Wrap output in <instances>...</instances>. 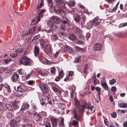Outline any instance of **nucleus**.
Returning a JSON list of instances; mask_svg holds the SVG:
<instances>
[{
	"label": "nucleus",
	"instance_id": "obj_1",
	"mask_svg": "<svg viewBox=\"0 0 127 127\" xmlns=\"http://www.w3.org/2000/svg\"><path fill=\"white\" fill-rule=\"evenodd\" d=\"M19 64L25 66H31L33 64V61L26 56H22L20 59Z\"/></svg>",
	"mask_w": 127,
	"mask_h": 127
},
{
	"label": "nucleus",
	"instance_id": "obj_2",
	"mask_svg": "<svg viewBox=\"0 0 127 127\" xmlns=\"http://www.w3.org/2000/svg\"><path fill=\"white\" fill-rule=\"evenodd\" d=\"M45 10L44 9H41L39 10L37 12V15L31 21V25H33L37 23L40 21V19L43 16V13L45 12Z\"/></svg>",
	"mask_w": 127,
	"mask_h": 127
},
{
	"label": "nucleus",
	"instance_id": "obj_3",
	"mask_svg": "<svg viewBox=\"0 0 127 127\" xmlns=\"http://www.w3.org/2000/svg\"><path fill=\"white\" fill-rule=\"evenodd\" d=\"M17 90L18 92L16 95V96L17 97H19L22 95H23L25 94V92L26 91L25 90V87L23 85L19 86L17 87Z\"/></svg>",
	"mask_w": 127,
	"mask_h": 127
},
{
	"label": "nucleus",
	"instance_id": "obj_4",
	"mask_svg": "<svg viewBox=\"0 0 127 127\" xmlns=\"http://www.w3.org/2000/svg\"><path fill=\"white\" fill-rule=\"evenodd\" d=\"M90 103L89 102L87 103V102H85L83 105H82V108H80L78 107V112H80L82 114L83 113V110L84 108H86L88 109H89L90 108Z\"/></svg>",
	"mask_w": 127,
	"mask_h": 127
},
{
	"label": "nucleus",
	"instance_id": "obj_5",
	"mask_svg": "<svg viewBox=\"0 0 127 127\" xmlns=\"http://www.w3.org/2000/svg\"><path fill=\"white\" fill-rule=\"evenodd\" d=\"M53 10L54 12L55 13L59 14L61 16L64 13V11L60 8L58 6L54 7Z\"/></svg>",
	"mask_w": 127,
	"mask_h": 127
},
{
	"label": "nucleus",
	"instance_id": "obj_6",
	"mask_svg": "<svg viewBox=\"0 0 127 127\" xmlns=\"http://www.w3.org/2000/svg\"><path fill=\"white\" fill-rule=\"evenodd\" d=\"M44 52L48 54L50 53L51 52L52 50V48H51V46L48 44H46L45 46L44 47Z\"/></svg>",
	"mask_w": 127,
	"mask_h": 127
},
{
	"label": "nucleus",
	"instance_id": "obj_7",
	"mask_svg": "<svg viewBox=\"0 0 127 127\" xmlns=\"http://www.w3.org/2000/svg\"><path fill=\"white\" fill-rule=\"evenodd\" d=\"M48 27L50 28L49 31L46 30V32H51V30H55L57 28V27L54 24L50 22L48 24Z\"/></svg>",
	"mask_w": 127,
	"mask_h": 127
},
{
	"label": "nucleus",
	"instance_id": "obj_8",
	"mask_svg": "<svg viewBox=\"0 0 127 127\" xmlns=\"http://www.w3.org/2000/svg\"><path fill=\"white\" fill-rule=\"evenodd\" d=\"M51 20L55 23L59 24L61 20L60 18L57 16H53L51 17Z\"/></svg>",
	"mask_w": 127,
	"mask_h": 127
},
{
	"label": "nucleus",
	"instance_id": "obj_9",
	"mask_svg": "<svg viewBox=\"0 0 127 127\" xmlns=\"http://www.w3.org/2000/svg\"><path fill=\"white\" fill-rule=\"evenodd\" d=\"M39 87L42 91V92H46V91L48 90L46 87V85L44 83H41L39 85Z\"/></svg>",
	"mask_w": 127,
	"mask_h": 127
},
{
	"label": "nucleus",
	"instance_id": "obj_10",
	"mask_svg": "<svg viewBox=\"0 0 127 127\" xmlns=\"http://www.w3.org/2000/svg\"><path fill=\"white\" fill-rule=\"evenodd\" d=\"M33 116L34 119L36 121H40L42 119V117L37 114V112H34L32 114Z\"/></svg>",
	"mask_w": 127,
	"mask_h": 127
},
{
	"label": "nucleus",
	"instance_id": "obj_11",
	"mask_svg": "<svg viewBox=\"0 0 127 127\" xmlns=\"http://www.w3.org/2000/svg\"><path fill=\"white\" fill-rule=\"evenodd\" d=\"M18 124V122L15 119L10 120V126L12 127H17Z\"/></svg>",
	"mask_w": 127,
	"mask_h": 127
},
{
	"label": "nucleus",
	"instance_id": "obj_12",
	"mask_svg": "<svg viewBox=\"0 0 127 127\" xmlns=\"http://www.w3.org/2000/svg\"><path fill=\"white\" fill-rule=\"evenodd\" d=\"M100 23L98 18H96L94 19L92 22L91 24L92 26L95 25V26H97Z\"/></svg>",
	"mask_w": 127,
	"mask_h": 127
},
{
	"label": "nucleus",
	"instance_id": "obj_13",
	"mask_svg": "<svg viewBox=\"0 0 127 127\" xmlns=\"http://www.w3.org/2000/svg\"><path fill=\"white\" fill-rule=\"evenodd\" d=\"M102 46V44L100 43H97L94 45L93 49L95 51L100 50Z\"/></svg>",
	"mask_w": 127,
	"mask_h": 127
},
{
	"label": "nucleus",
	"instance_id": "obj_14",
	"mask_svg": "<svg viewBox=\"0 0 127 127\" xmlns=\"http://www.w3.org/2000/svg\"><path fill=\"white\" fill-rule=\"evenodd\" d=\"M64 51L65 52H67L69 53H72L73 51L72 48L68 46H66L64 47Z\"/></svg>",
	"mask_w": 127,
	"mask_h": 127
},
{
	"label": "nucleus",
	"instance_id": "obj_15",
	"mask_svg": "<svg viewBox=\"0 0 127 127\" xmlns=\"http://www.w3.org/2000/svg\"><path fill=\"white\" fill-rule=\"evenodd\" d=\"M19 78V75L16 73H14L13 75L11 77V79L13 82L17 81Z\"/></svg>",
	"mask_w": 127,
	"mask_h": 127
},
{
	"label": "nucleus",
	"instance_id": "obj_16",
	"mask_svg": "<svg viewBox=\"0 0 127 127\" xmlns=\"http://www.w3.org/2000/svg\"><path fill=\"white\" fill-rule=\"evenodd\" d=\"M18 102L16 100L12 103V105L14 110H16L19 108V107L18 105Z\"/></svg>",
	"mask_w": 127,
	"mask_h": 127
},
{
	"label": "nucleus",
	"instance_id": "obj_17",
	"mask_svg": "<svg viewBox=\"0 0 127 127\" xmlns=\"http://www.w3.org/2000/svg\"><path fill=\"white\" fill-rule=\"evenodd\" d=\"M58 120L57 119H55L51 120V123L52 126L53 127H56L57 125V123Z\"/></svg>",
	"mask_w": 127,
	"mask_h": 127
},
{
	"label": "nucleus",
	"instance_id": "obj_18",
	"mask_svg": "<svg viewBox=\"0 0 127 127\" xmlns=\"http://www.w3.org/2000/svg\"><path fill=\"white\" fill-rule=\"evenodd\" d=\"M39 51V48L38 47L35 46L34 47L33 51L35 56H37L38 55Z\"/></svg>",
	"mask_w": 127,
	"mask_h": 127
},
{
	"label": "nucleus",
	"instance_id": "obj_19",
	"mask_svg": "<svg viewBox=\"0 0 127 127\" xmlns=\"http://www.w3.org/2000/svg\"><path fill=\"white\" fill-rule=\"evenodd\" d=\"M72 112L74 115V118L76 119L77 121H79V119L78 118V116L76 110L74 109H73L72 110Z\"/></svg>",
	"mask_w": 127,
	"mask_h": 127
},
{
	"label": "nucleus",
	"instance_id": "obj_20",
	"mask_svg": "<svg viewBox=\"0 0 127 127\" xmlns=\"http://www.w3.org/2000/svg\"><path fill=\"white\" fill-rule=\"evenodd\" d=\"M17 50H16L15 51L11 52L10 54V56L12 58L16 57L17 56Z\"/></svg>",
	"mask_w": 127,
	"mask_h": 127
},
{
	"label": "nucleus",
	"instance_id": "obj_21",
	"mask_svg": "<svg viewBox=\"0 0 127 127\" xmlns=\"http://www.w3.org/2000/svg\"><path fill=\"white\" fill-rule=\"evenodd\" d=\"M61 21L64 24H68V20L66 18L63 16L62 17Z\"/></svg>",
	"mask_w": 127,
	"mask_h": 127
},
{
	"label": "nucleus",
	"instance_id": "obj_22",
	"mask_svg": "<svg viewBox=\"0 0 127 127\" xmlns=\"http://www.w3.org/2000/svg\"><path fill=\"white\" fill-rule=\"evenodd\" d=\"M29 105L28 104H23L20 110L21 111L25 110L29 107Z\"/></svg>",
	"mask_w": 127,
	"mask_h": 127
},
{
	"label": "nucleus",
	"instance_id": "obj_23",
	"mask_svg": "<svg viewBox=\"0 0 127 127\" xmlns=\"http://www.w3.org/2000/svg\"><path fill=\"white\" fill-rule=\"evenodd\" d=\"M118 106L121 108H127V104L125 103L122 102L118 103Z\"/></svg>",
	"mask_w": 127,
	"mask_h": 127
},
{
	"label": "nucleus",
	"instance_id": "obj_24",
	"mask_svg": "<svg viewBox=\"0 0 127 127\" xmlns=\"http://www.w3.org/2000/svg\"><path fill=\"white\" fill-rule=\"evenodd\" d=\"M101 86L104 88L105 90L108 91L109 88L106 83H101Z\"/></svg>",
	"mask_w": 127,
	"mask_h": 127
},
{
	"label": "nucleus",
	"instance_id": "obj_25",
	"mask_svg": "<svg viewBox=\"0 0 127 127\" xmlns=\"http://www.w3.org/2000/svg\"><path fill=\"white\" fill-rule=\"evenodd\" d=\"M6 106L8 111H11L13 110L12 106L10 104H6Z\"/></svg>",
	"mask_w": 127,
	"mask_h": 127
},
{
	"label": "nucleus",
	"instance_id": "obj_26",
	"mask_svg": "<svg viewBox=\"0 0 127 127\" xmlns=\"http://www.w3.org/2000/svg\"><path fill=\"white\" fill-rule=\"evenodd\" d=\"M76 36L73 34H71L69 36V39L71 40H75L76 39Z\"/></svg>",
	"mask_w": 127,
	"mask_h": 127
},
{
	"label": "nucleus",
	"instance_id": "obj_27",
	"mask_svg": "<svg viewBox=\"0 0 127 127\" xmlns=\"http://www.w3.org/2000/svg\"><path fill=\"white\" fill-rule=\"evenodd\" d=\"M46 91V92H42V93L44 95L47 97V99H50V95L48 92V90H47Z\"/></svg>",
	"mask_w": 127,
	"mask_h": 127
},
{
	"label": "nucleus",
	"instance_id": "obj_28",
	"mask_svg": "<svg viewBox=\"0 0 127 127\" xmlns=\"http://www.w3.org/2000/svg\"><path fill=\"white\" fill-rule=\"evenodd\" d=\"M75 49L77 51L79 52H84V50L82 48H80L77 46H76Z\"/></svg>",
	"mask_w": 127,
	"mask_h": 127
},
{
	"label": "nucleus",
	"instance_id": "obj_29",
	"mask_svg": "<svg viewBox=\"0 0 127 127\" xmlns=\"http://www.w3.org/2000/svg\"><path fill=\"white\" fill-rule=\"evenodd\" d=\"M36 26L32 27L28 31V32L30 34H32V33L35 31L36 28Z\"/></svg>",
	"mask_w": 127,
	"mask_h": 127
},
{
	"label": "nucleus",
	"instance_id": "obj_30",
	"mask_svg": "<svg viewBox=\"0 0 127 127\" xmlns=\"http://www.w3.org/2000/svg\"><path fill=\"white\" fill-rule=\"evenodd\" d=\"M39 42L40 46L42 48H44V46L45 44V43L44 41L42 39H40Z\"/></svg>",
	"mask_w": 127,
	"mask_h": 127
},
{
	"label": "nucleus",
	"instance_id": "obj_31",
	"mask_svg": "<svg viewBox=\"0 0 127 127\" xmlns=\"http://www.w3.org/2000/svg\"><path fill=\"white\" fill-rule=\"evenodd\" d=\"M53 101L52 100H51L50 99H47V102L45 103V105L46 106L47 104H49L51 107L53 106L52 102H53Z\"/></svg>",
	"mask_w": 127,
	"mask_h": 127
},
{
	"label": "nucleus",
	"instance_id": "obj_32",
	"mask_svg": "<svg viewBox=\"0 0 127 127\" xmlns=\"http://www.w3.org/2000/svg\"><path fill=\"white\" fill-rule=\"evenodd\" d=\"M51 39L53 41H55L57 39L58 37L56 35H53L51 36Z\"/></svg>",
	"mask_w": 127,
	"mask_h": 127
},
{
	"label": "nucleus",
	"instance_id": "obj_33",
	"mask_svg": "<svg viewBox=\"0 0 127 127\" xmlns=\"http://www.w3.org/2000/svg\"><path fill=\"white\" fill-rule=\"evenodd\" d=\"M80 19V16L79 15H76L74 18V20L75 21L77 22H79Z\"/></svg>",
	"mask_w": 127,
	"mask_h": 127
},
{
	"label": "nucleus",
	"instance_id": "obj_34",
	"mask_svg": "<svg viewBox=\"0 0 127 127\" xmlns=\"http://www.w3.org/2000/svg\"><path fill=\"white\" fill-rule=\"evenodd\" d=\"M3 87L5 88L6 90L7 91V92H10V89L9 86L7 84H5L3 86Z\"/></svg>",
	"mask_w": 127,
	"mask_h": 127
},
{
	"label": "nucleus",
	"instance_id": "obj_35",
	"mask_svg": "<svg viewBox=\"0 0 127 127\" xmlns=\"http://www.w3.org/2000/svg\"><path fill=\"white\" fill-rule=\"evenodd\" d=\"M12 60L11 59L7 58L4 59V63L8 64L9 62L11 61Z\"/></svg>",
	"mask_w": 127,
	"mask_h": 127
},
{
	"label": "nucleus",
	"instance_id": "obj_36",
	"mask_svg": "<svg viewBox=\"0 0 127 127\" xmlns=\"http://www.w3.org/2000/svg\"><path fill=\"white\" fill-rule=\"evenodd\" d=\"M40 37L39 35H36L32 39V41L35 40L39 39Z\"/></svg>",
	"mask_w": 127,
	"mask_h": 127
},
{
	"label": "nucleus",
	"instance_id": "obj_37",
	"mask_svg": "<svg viewBox=\"0 0 127 127\" xmlns=\"http://www.w3.org/2000/svg\"><path fill=\"white\" fill-rule=\"evenodd\" d=\"M60 29L63 32L66 29L65 26L64 25H61L60 27Z\"/></svg>",
	"mask_w": 127,
	"mask_h": 127
},
{
	"label": "nucleus",
	"instance_id": "obj_38",
	"mask_svg": "<svg viewBox=\"0 0 127 127\" xmlns=\"http://www.w3.org/2000/svg\"><path fill=\"white\" fill-rule=\"evenodd\" d=\"M74 102L75 103V104L76 106H77L78 108V107H79V108H81V107H80V105L79 104L78 101H77L76 99H75Z\"/></svg>",
	"mask_w": 127,
	"mask_h": 127
},
{
	"label": "nucleus",
	"instance_id": "obj_39",
	"mask_svg": "<svg viewBox=\"0 0 127 127\" xmlns=\"http://www.w3.org/2000/svg\"><path fill=\"white\" fill-rule=\"evenodd\" d=\"M12 116V115L11 113H7L6 115V117L8 118L11 119Z\"/></svg>",
	"mask_w": 127,
	"mask_h": 127
},
{
	"label": "nucleus",
	"instance_id": "obj_40",
	"mask_svg": "<svg viewBox=\"0 0 127 127\" xmlns=\"http://www.w3.org/2000/svg\"><path fill=\"white\" fill-rule=\"evenodd\" d=\"M52 89L54 91L56 92H59L60 91L57 88H56L55 86L53 87L52 88Z\"/></svg>",
	"mask_w": 127,
	"mask_h": 127
},
{
	"label": "nucleus",
	"instance_id": "obj_41",
	"mask_svg": "<svg viewBox=\"0 0 127 127\" xmlns=\"http://www.w3.org/2000/svg\"><path fill=\"white\" fill-rule=\"evenodd\" d=\"M44 99L42 98L40 100V104L42 105H45V103L44 102Z\"/></svg>",
	"mask_w": 127,
	"mask_h": 127
},
{
	"label": "nucleus",
	"instance_id": "obj_42",
	"mask_svg": "<svg viewBox=\"0 0 127 127\" xmlns=\"http://www.w3.org/2000/svg\"><path fill=\"white\" fill-rule=\"evenodd\" d=\"M59 125L60 127H63L64 126L63 123V118L62 120L61 121L60 123L59 124Z\"/></svg>",
	"mask_w": 127,
	"mask_h": 127
},
{
	"label": "nucleus",
	"instance_id": "obj_43",
	"mask_svg": "<svg viewBox=\"0 0 127 127\" xmlns=\"http://www.w3.org/2000/svg\"><path fill=\"white\" fill-rule=\"evenodd\" d=\"M43 3L41 2L39 5H38L36 9H39L41 8L42 6H43Z\"/></svg>",
	"mask_w": 127,
	"mask_h": 127
},
{
	"label": "nucleus",
	"instance_id": "obj_44",
	"mask_svg": "<svg viewBox=\"0 0 127 127\" xmlns=\"http://www.w3.org/2000/svg\"><path fill=\"white\" fill-rule=\"evenodd\" d=\"M116 81L114 79H112L111 80H110L109 83L110 84L112 85L114 84L116 82Z\"/></svg>",
	"mask_w": 127,
	"mask_h": 127
},
{
	"label": "nucleus",
	"instance_id": "obj_45",
	"mask_svg": "<svg viewBox=\"0 0 127 127\" xmlns=\"http://www.w3.org/2000/svg\"><path fill=\"white\" fill-rule=\"evenodd\" d=\"M55 68L54 67H52L51 68V71L52 74H54L55 73Z\"/></svg>",
	"mask_w": 127,
	"mask_h": 127
},
{
	"label": "nucleus",
	"instance_id": "obj_46",
	"mask_svg": "<svg viewBox=\"0 0 127 127\" xmlns=\"http://www.w3.org/2000/svg\"><path fill=\"white\" fill-rule=\"evenodd\" d=\"M89 109H90L91 112L92 113H94L95 112V108L94 107L91 106V107H90V108Z\"/></svg>",
	"mask_w": 127,
	"mask_h": 127
},
{
	"label": "nucleus",
	"instance_id": "obj_47",
	"mask_svg": "<svg viewBox=\"0 0 127 127\" xmlns=\"http://www.w3.org/2000/svg\"><path fill=\"white\" fill-rule=\"evenodd\" d=\"M111 116L112 117L115 118L116 117V113L115 112H114L112 113H111Z\"/></svg>",
	"mask_w": 127,
	"mask_h": 127
},
{
	"label": "nucleus",
	"instance_id": "obj_48",
	"mask_svg": "<svg viewBox=\"0 0 127 127\" xmlns=\"http://www.w3.org/2000/svg\"><path fill=\"white\" fill-rule=\"evenodd\" d=\"M22 127H32V125L30 124L23 125Z\"/></svg>",
	"mask_w": 127,
	"mask_h": 127
},
{
	"label": "nucleus",
	"instance_id": "obj_49",
	"mask_svg": "<svg viewBox=\"0 0 127 127\" xmlns=\"http://www.w3.org/2000/svg\"><path fill=\"white\" fill-rule=\"evenodd\" d=\"M4 109V107L1 102H0V110L2 111Z\"/></svg>",
	"mask_w": 127,
	"mask_h": 127
},
{
	"label": "nucleus",
	"instance_id": "obj_50",
	"mask_svg": "<svg viewBox=\"0 0 127 127\" xmlns=\"http://www.w3.org/2000/svg\"><path fill=\"white\" fill-rule=\"evenodd\" d=\"M32 107L33 109L35 110H36L37 109L36 105L34 104H32Z\"/></svg>",
	"mask_w": 127,
	"mask_h": 127
},
{
	"label": "nucleus",
	"instance_id": "obj_51",
	"mask_svg": "<svg viewBox=\"0 0 127 127\" xmlns=\"http://www.w3.org/2000/svg\"><path fill=\"white\" fill-rule=\"evenodd\" d=\"M73 124L75 126H77L78 125V123L77 121L74 120L73 121Z\"/></svg>",
	"mask_w": 127,
	"mask_h": 127
},
{
	"label": "nucleus",
	"instance_id": "obj_52",
	"mask_svg": "<svg viewBox=\"0 0 127 127\" xmlns=\"http://www.w3.org/2000/svg\"><path fill=\"white\" fill-rule=\"evenodd\" d=\"M104 122L105 125L106 126H108V120L107 118H106L104 120Z\"/></svg>",
	"mask_w": 127,
	"mask_h": 127
},
{
	"label": "nucleus",
	"instance_id": "obj_53",
	"mask_svg": "<svg viewBox=\"0 0 127 127\" xmlns=\"http://www.w3.org/2000/svg\"><path fill=\"white\" fill-rule=\"evenodd\" d=\"M77 43L78 44L82 45L83 44V41L80 40H78L77 42Z\"/></svg>",
	"mask_w": 127,
	"mask_h": 127
},
{
	"label": "nucleus",
	"instance_id": "obj_54",
	"mask_svg": "<svg viewBox=\"0 0 127 127\" xmlns=\"http://www.w3.org/2000/svg\"><path fill=\"white\" fill-rule=\"evenodd\" d=\"M79 59V57L76 58L74 61L77 63H79L80 62Z\"/></svg>",
	"mask_w": 127,
	"mask_h": 127
},
{
	"label": "nucleus",
	"instance_id": "obj_55",
	"mask_svg": "<svg viewBox=\"0 0 127 127\" xmlns=\"http://www.w3.org/2000/svg\"><path fill=\"white\" fill-rule=\"evenodd\" d=\"M33 83V81L32 80H30L28 82V84L30 85H32Z\"/></svg>",
	"mask_w": 127,
	"mask_h": 127
},
{
	"label": "nucleus",
	"instance_id": "obj_56",
	"mask_svg": "<svg viewBox=\"0 0 127 127\" xmlns=\"http://www.w3.org/2000/svg\"><path fill=\"white\" fill-rule=\"evenodd\" d=\"M87 65H86L85 67L84 68V72L85 74H87V70H86V69H87Z\"/></svg>",
	"mask_w": 127,
	"mask_h": 127
},
{
	"label": "nucleus",
	"instance_id": "obj_57",
	"mask_svg": "<svg viewBox=\"0 0 127 127\" xmlns=\"http://www.w3.org/2000/svg\"><path fill=\"white\" fill-rule=\"evenodd\" d=\"M60 78L59 77V76H58L55 78V80L57 82L59 80Z\"/></svg>",
	"mask_w": 127,
	"mask_h": 127
},
{
	"label": "nucleus",
	"instance_id": "obj_58",
	"mask_svg": "<svg viewBox=\"0 0 127 127\" xmlns=\"http://www.w3.org/2000/svg\"><path fill=\"white\" fill-rule=\"evenodd\" d=\"M69 3L70 5L72 6H73L74 5L75 3L74 1H71Z\"/></svg>",
	"mask_w": 127,
	"mask_h": 127
},
{
	"label": "nucleus",
	"instance_id": "obj_59",
	"mask_svg": "<svg viewBox=\"0 0 127 127\" xmlns=\"http://www.w3.org/2000/svg\"><path fill=\"white\" fill-rule=\"evenodd\" d=\"M86 17L84 16H83L82 17V21L83 22H84L86 20Z\"/></svg>",
	"mask_w": 127,
	"mask_h": 127
},
{
	"label": "nucleus",
	"instance_id": "obj_60",
	"mask_svg": "<svg viewBox=\"0 0 127 127\" xmlns=\"http://www.w3.org/2000/svg\"><path fill=\"white\" fill-rule=\"evenodd\" d=\"M123 126L124 127H127V121H125L123 124Z\"/></svg>",
	"mask_w": 127,
	"mask_h": 127
},
{
	"label": "nucleus",
	"instance_id": "obj_61",
	"mask_svg": "<svg viewBox=\"0 0 127 127\" xmlns=\"http://www.w3.org/2000/svg\"><path fill=\"white\" fill-rule=\"evenodd\" d=\"M109 98L111 102H112L113 101V98L112 96H110Z\"/></svg>",
	"mask_w": 127,
	"mask_h": 127
},
{
	"label": "nucleus",
	"instance_id": "obj_62",
	"mask_svg": "<svg viewBox=\"0 0 127 127\" xmlns=\"http://www.w3.org/2000/svg\"><path fill=\"white\" fill-rule=\"evenodd\" d=\"M116 89V88L115 87H112L111 88V91L112 92H114Z\"/></svg>",
	"mask_w": 127,
	"mask_h": 127
},
{
	"label": "nucleus",
	"instance_id": "obj_63",
	"mask_svg": "<svg viewBox=\"0 0 127 127\" xmlns=\"http://www.w3.org/2000/svg\"><path fill=\"white\" fill-rule=\"evenodd\" d=\"M51 126L48 122H46V127H50Z\"/></svg>",
	"mask_w": 127,
	"mask_h": 127
},
{
	"label": "nucleus",
	"instance_id": "obj_64",
	"mask_svg": "<svg viewBox=\"0 0 127 127\" xmlns=\"http://www.w3.org/2000/svg\"><path fill=\"white\" fill-rule=\"evenodd\" d=\"M96 91L97 92H100L101 91V89L100 88L98 87H97L96 88Z\"/></svg>",
	"mask_w": 127,
	"mask_h": 127
}]
</instances>
